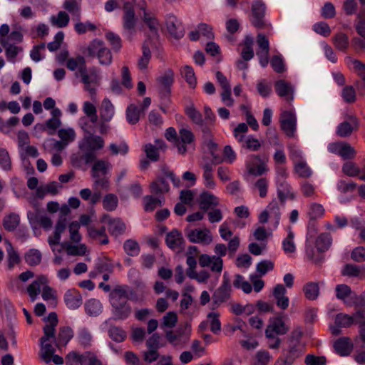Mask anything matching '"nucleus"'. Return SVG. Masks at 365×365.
I'll list each match as a JSON object with an SVG mask.
<instances>
[{
  "mask_svg": "<svg viewBox=\"0 0 365 365\" xmlns=\"http://www.w3.org/2000/svg\"><path fill=\"white\" fill-rule=\"evenodd\" d=\"M85 353L80 354L76 351H71L66 356V365H82V361L84 360Z\"/></svg>",
  "mask_w": 365,
  "mask_h": 365,
  "instance_id": "nucleus-60",
  "label": "nucleus"
},
{
  "mask_svg": "<svg viewBox=\"0 0 365 365\" xmlns=\"http://www.w3.org/2000/svg\"><path fill=\"white\" fill-rule=\"evenodd\" d=\"M104 145L105 141L103 138L89 133L83 137L81 143H79V148L81 151L87 150L95 151L103 148Z\"/></svg>",
  "mask_w": 365,
  "mask_h": 365,
  "instance_id": "nucleus-10",
  "label": "nucleus"
},
{
  "mask_svg": "<svg viewBox=\"0 0 365 365\" xmlns=\"http://www.w3.org/2000/svg\"><path fill=\"white\" fill-rule=\"evenodd\" d=\"M287 316L282 313H277L276 316L269 320L265 331L269 335L271 333L277 335H284L289 331V327L285 324L284 319Z\"/></svg>",
  "mask_w": 365,
  "mask_h": 365,
  "instance_id": "nucleus-4",
  "label": "nucleus"
},
{
  "mask_svg": "<svg viewBox=\"0 0 365 365\" xmlns=\"http://www.w3.org/2000/svg\"><path fill=\"white\" fill-rule=\"evenodd\" d=\"M334 348L338 354L345 356L351 354L354 348V344L350 338L343 336L334 341Z\"/></svg>",
  "mask_w": 365,
  "mask_h": 365,
  "instance_id": "nucleus-21",
  "label": "nucleus"
},
{
  "mask_svg": "<svg viewBox=\"0 0 365 365\" xmlns=\"http://www.w3.org/2000/svg\"><path fill=\"white\" fill-rule=\"evenodd\" d=\"M184 242L185 240L181 232L177 229L172 230L166 235L165 243L172 250L181 249Z\"/></svg>",
  "mask_w": 365,
  "mask_h": 365,
  "instance_id": "nucleus-20",
  "label": "nucleus"
},
{
  "mask_svg": "<svg viewBox=\"0 0 365 365\" xmlns=\"http://www.w3.org/2000/svg\"><path fill=\"white\" fill-rule=\"evenodd\" d=\"M306 365H327V359L324 356L307 354L304 359Z\"/></svg>",
  "mask_w": 365,
  "mask_h": 365,
  "instance_id": "nucleus-64",
  "label": "nucleus"
},
{
  "mask_svg": "<svg viewBox=\"0 0 365 365\" xmlns=\"http://www.w3.org/2000/svg\"><path fill=\"white\" fill-rule=\"evenodd\" d=\"M170 186L168 182L163 178H158L150 184V192L155 196L161 197L165 193L168 192Z\"/></svg>",
  "mask_w": 365,
  "mask_h": 365,
  "instance_id": "nucleus-23",
  "label": "nucleus"
},
{
  "mask_svg": "<svg viewBox=\"0 0 365 365\" xmlns=\"http://www.w3.org/2000/svg\"><path fill=\"white\" fill-rule=\"evenodd\" d=\"M335 323L341 327H349L354 324V317L346 314H339L336 317Z\"/></svg>",
  "mask_w": 365,
  "mask_h": 365,
  "instance_id": "nucleus-57",
  "label": "nucleus"
},
{
  "mask_svg": "<svg viewBox=\"0 0 365 365\" xmlns=\"http://www.w3.org/2000/svg\"><path fill=\"white\" fill-rule=\"evenodd\" d=\"M358 127L357 118L350 116L349 121H344L337 126L336 134L341 138H346L350 136L354 130H357Z\"/></svg>",
  "mask_w": 365,
  "mask_h": 365,
  "instance_id": "nucleus-18",
  "label": "nucleus"
},
{
  "mask_svg": "<svg viewBox=\"0 0 365 365\" xmlns=\"http://www.w3.org/2000/svg\"><path fill=\"white\" fill-rule=\"evenodd\" d=\"M58 135L63 142H65L66 145H68L70 142L75 140L76 133L72 128H61L58 130Z\"/></svg>",
  "mask_w": 365,
  "mask_h": 365,
  "instance_id": "nucleus-58",
  "label": "nucleus"
},
{
  "mask_svg": "<svg viewBox=\"0 0 365 365\" xmlns=\"http://www.w3.org/2000/svg\"><path fill=\"white\" fill-rule=\"evenodd\" d=\"M303 291L307 299L315 300L319 294V287L317 282H308L304 286Z\"/></svg>",
  "mask_w": 365,
  "mask_h": 365,
  "instance_id": "nucleus-38",
  "label": "nucleus"
},
{
  "mask_svg": "<svg viewBox=\"0 0 365 365\" xmlns=\"http://www.w3.org/2000/svg\"><path fill=\"white\" fill-rule=\"evenodd\" d=\"M249 174L254 176H260L267 171V166L258 155H252L250 160L246 165Z\"/></svg>",
  "mask_w": 365,
  "mask_h": 365,
  "instance_id": "nucleus-16",
  "label": "nucleus"
},
{
  "mask_svg": "<svg viewBox=\"0 0 365 365\" xmlns=\"http://www.w3.org/2000/svg\"><path fill=\"white\" fill-rule=\"evenodd\" d=\"M42 255L37 249H30L24 255L25 262L29 266H36L41 262Z\"/></svg>",
  "mask_w": 365,
  "mask_h": 365,
  "instance_id": "nucleus-36",
  "label": "nucleus"
},
{
  "mask_svg": "<svg viewBox=\"0 0 365 365\" xmlns=\"http://www.w3.org/2000/svg\"><path fill=\"white\" fill-rule=\"evenodd\" d=\"M64 302L69 309H75L81 305L82 297L77 290L69 289L64 295Z\"/></svg>",
  "mask_w": 365,
  "mask_h": 365,
  "instance_id": "nucleus-25",
  "label": "nucleus"
},
{
  "mask_svg": "<svg viewBox=\"0 0 365 365\" xmlns=\"http://www.w3.org/2000/svg\"><path fill=\"white\" fill-rule=\"evenodd\" d=\"M178 322V315L174 312H168L163 317V322L161 324V328L168 327L173 328L174 327Z\"/></svg>",
  "mask_w": 365,
  "mask_h": 365,
  "instance_id": "nucleus-59",
  "label": "nucleus"
},
{
  "mask_svg": "<svg viewBox=\"0 0 365 365\" xmlns=\"http://www.w3.org/2000/svg\"><path fill=\"white\" fill-rule=\"evenodd\" d=\"M126 118L129 123L134 125L136 124L140 119V110L138 108L130 104L126 109Z\"/></svg>",
  "mask_w": 365,
  "mask_h": 365,
  "instance_id": "nucleus-47",
  "label": "nucleus"
},
{
  "mask_svg": "<svg viewBox=\"0 0 365 365\" xmlns=\"http://www.w3.org/2000/svg\"><path fill=\"white\" fill-rule=\"evenodd\" d=\"M78 341L84 348L88 347L91 344L92 336L86 329H81L78 334Z\"/></svg>",
  "mask_w": 365,
  "mask_h": 365,
  "instance_id": "nucleus-61",
  "label": "nucleus"
},
{
  "mask_svg": "<svg viewBox=\"0 0 365 365\" xmlns=\"http://www.w3.org/2000/svg\"><path fill=\"white\" fill-rule=\"evenodd\" d=\"M204 173L203 178L205 179V186L208 188H214L215 186V181L213 180L212 166L210 163H206L202 166Z\"/></svg>",
  "mask_w": 365,
  "mask_h": 365,
  "instance_id": "nucleus-48",
  "label": "nucleus"
},
{
  "mask_svg": "<svg viewBox=\"0 0 365 365\" xmlns=\"http://www.w3.org/2000/svg\"><path fill=\"white\" fill-rule=\"evenodd\" d=\"M272 356L268 351L262 350L256 353L255 365H268Z\"/></svg>",
  "mask_w": 365,
  "mask_h": 365,
  "instance_id": "nucleus-62",
  "label": "nucleus"
},
{
  "mask_svg": "<svg viewBox=\"0 0 365 365\" xmlns=\"http://www.w3.org/2000/svg\"><path fill=\"white\" fill-rule=\"evenodd\" d=\"M265 5L260 1H255L252 5V24L259 29L269 27L264 20Z\"/></svg>",
  "mask_w": 365,
  "mask_h": 365,
  "instance_id": "nucleus-5",
  "label": "nucleus"
},
{
  "mask_svg": "<svg viewBox=\"0 0 365 365\" xmlns=\"http://www.w3.org/2000/svg\"><path fill=\"white\" fill-rule=\"evenodd\" d=\"M277 195L282 204H284L287 198L294 199V195L292 192V187L284 179L278 181Z\"/></svg>",
  "mask_w": 365,
  "mask_h": 365,
  "instance_id": "nucleus-29",
  "label": "nucleus"
},
{
  "mask_svg": "<svg viewBox=\"0 0 365 365\" xmlns=\"http://www.w3.org/2000/svg\"><path fill=\"white\" fill-rule=\"evenodd\" d=\"M101 221L107 223L108 232L113 236L118 237L125 230V225L120 219L112 218L108 214L103 215Z\"/></svg>",
  "mask_w": 365,
  "mask_h": 365,
  "instance_id": "nucleus-11",
  "label": "nucleus"
},
{
  "mask_svg": "<svg viewBox=\"0 0 365 365\" xmlns=\"http://www.w3.org/2000/svg\"><path fill=\"white\" fill-rule=\"evenodd\" d=\"M287 290L284 285L277 284L273 289V296L276 299V304L278 307L284 310L289 307V297L286 296Z\"/></svg>",
  "mask_w": 365,
  "mask_h": 365,
  "instance_id": "nucleus-22",
  "label": "nucleus"
},
{
  "mask_svg": "<svg viewBox=\"0 0 365 365\" xmlns=\"http://www.w3.org/2000/svg\"><path fill=\"white\" fill-rule=\"evenodd\" d=\"M218 204L219 201L217 197L208 192H203L200 195V208L204 211H207L209 209L218 205Z\"/></svg>",
  "mask_w": 365,
  "mask_h": 365,
  "instance_id": "nucleus-27",
  "label": "nucleus"
},
{
  "mask_svg": "<svg viewBox=\"0 0 365 365\" xmlns=\"http://www.w3.org/2000/svg\"><path fill=\"white\" fill-rule=\"evenodd\" d=\"M302 350L300 344L294 339L288 340V347L287 349L283 350V356L293 363L302 355Z\"/></svg>",
  "mask_w": 365,
  "mask_h": 365,
  "instance_id": "nucleus-24",
  "label": "nucleus"
},
{
  "mask_svg": "<svg viewBox=\"0 0 365 365\" xmlns=\"http://www.w3.org/2000/svg\"><path fill=\"white\" fill-rule=\"evenodd\" d=\"M208 323L210 326V331L215 334H218L221 331V322L218 312H210L207 316Z\"/></svg>",
  "mask_w": 365,
  "mask_h": 365,
  "instance_id": "nucleus-43",
  "label": "nucleus"
},
{
  "mask_svg": "<svg viewBox=\"0 0 365 365\" xmlns=\"http://www.w3.org/2000/svg\"><path fill=\"white\" fill-rule=\"evenodd\" d=\"M20 223V217L16 213H10L5 216L3 220L4 228L8 232L14 231Z\"/></svg>",
  "mask_w": 365,
  "mask_h": 365,
  "instance_id": "nucleus-35",
  "label": "nucleus"
},
{
  "mask_svg": "<svg viewBox=\"0 0 365 365\" xmlns=\"http://www.w3.org/2000/svg\"><path fill=\"white\" fill-rule=\"evenodd\" d=\"M135 5L143 11V21L149 28L153 37L159 36V23L158 20L150 14L145 11L146 3L144 0H134Z\"/></svg>",
  "mask_w": 365,
  "mask_h": 365,
  "instance_id": "nucleus-9",
  "label": "nucleus"
},
{
  "mask_svg": "<svg viewBox=\"0 0 365 365\" xmlns=\"http://www.w3.org/2000/svg\"><path fill=\"white\" fill-rule=\"evenodd\" d=\"M100 118L101 120L110 121L113 118L115 109L114 106L108 98H104L99 108Z\"/></svg>",
  "mask_w": 365,
  "mask_h": 365,
  "instance_id": "nucleus-28",
  "label": "nucleus"
},
{
  "mask_svg": "<svg viewBox=\"0 0 365 365\" xmlns=\"http://www.w3.org/2000/svg\"><path fill=\"white\" fill-rule=\"evenodd\" d=\"M335 292L336 298L344 302H345L346 299L352 293L351 287L345 284L336 285Z\"/></svg>",
  "mask_w": 365,
  "mask_h": 365,
  "instance_id": "nucleus-54",
  "label": "nucleus"
},
{
  "mask_svg": "<svg viewBox=\"0 0 365 365\" xmlns=\"http://www.w3.org/2000/svg\"><path fill=\"white\" fill-rule=\"evenodd\" d=\"M128 286L117 285L110 292L109 301L112 307V314L115 320H125L132 313V308L128 303Z\"/></svg>",
  "mask_w": 365,
  "mask_h": 365,
  "instance_id": "nucleus-1",
  "label": "nucleus"
},
{
  "mask_svg": "<svg viewBox=\"0 0 365 365\" xmlns=\"http://www.w3.org/2000/svg\"><path fill=\"white\" fill-rule=\"evenodd\" d=\"M341 97L344 102L354 103L356 101V93L352 86H345L341 91Z\"/></svg>",
  "mask_w": 365,
  "mask_h": 365,
  "instance_id": "nucleus-49",
  "label": "nucleus"
},
{
  "mask_svg": "<svg viewBox=\"0 0 365 365\" xmlns=\"http://www.w3.org/2000/svg\"><path fill=\"white\" fill-rule=\"evenodd\" d=\"M334 45L340 51H345L349 46V38L344 33H339L332 38Z\"/></svg>",
  "mask_w": 365,
  "mask_h": 365,
  "instance_id": "nucleus-45",
  "label": "nucleus"
},
{
  "mask_svg": "<svg viewBox=\"0 0 365 365\" xmlns=\"http://www.w3.org/2000/svg\"><path fill=\"white\" fill-rule=\"evenodd\" d=\"M123 11V26L128 38L130 39L131 36L135 32V26L136 24L135 11L131 4L129 2L124 4Z\"/></svg>",
  "mask_w": 365,
  "mask_h": 365,
  "instance_id": "nucleus-6",
  "label": "nucleus"
},
{
  "mask_svg": "<svg viewBox=\"0 0 365 365\" xmlns=\"http://www.w3.org/2000/svg\"><path fill=\"white\" fill-rule=\"evenodd\" d=\"M185 113L193 123L201 128L203 133H208L210 132L209 128L205 124L201 113L195 108L192 102L185 106Z\"/></svg>",
  "mask_w": 365,
  "mask_h": 365,
  "instance_id": "nucleus-14",
  "label": "nucleus"
},
{
  "mask_svg": "<svg viewBox=\"0 0 365 365\" xmlns=\"http://www.w3.org/2000/svg\"><path fill=\"white\" fill-rule=\"evenodd\" d=\"M274 89L277 95L290 103L294 99V88L291 83L281 79L274 83Z\"/></svg>",
  "mask_w": 365,
  "mask_h": 365,
  "instance_id": "nucleus-13",
  "label": "nucleus"
},
{
  "mask_svg": "<svg viewBox=\"0 0 365 365\" xmlns=\"http://www.w3.org/2000/svg\"><path fill=\"white\" fill-rule=\"evenodd\" d=\"M181 75L191 88H195L197 79L193 68L190 66H185L181 68Z\"/></svg>",
  "mask_w": 365,
  "mask_h": 365,
  "instance_id": "nucleus-40",
  "label": "nucleus"
},
{
  "mask_svg": "<svg viewBox=\"0 0 365 365\" xmlns=\"http://www.w3.org/2000/svg\"><path fill=\"white\" fill-rule=\"evenodd\" d=\"M332 243V237L329 232L320 234L316 240V247L320 252H324L329 250Z\"/></svg>",
  "mask_w": 365,
  "mask_h": 365,
  "instance_id": "nucleus-34",
  "label": "nucleus"
},
{
  "mask_svg": "<svg viewBox=\"0 0 365 365\" xmlns=\"http://www.w3.org/2000/svg\"><path fill=\"white\" fill-rule=\"evenodd\" d=\"M88 234L92 239H98L101 245H107L109 242L105 227H101V228L97 229L94 226H88Z\"/></svg>",
  "mask_w": 365,
  "mask_h": 365,
  "instance_id": "nucleus-30",
  "label": "nucleus"
},
{
  "mask_svg": "<svg viewBox=\"0 0 365 365\" xmlns=\"http://www.w3.org/2000/svg\"><path fill=\"white\" fill-rule=\"evenodd\" d=\"M361 274V269L359 266L353 264H346L344 266L341 270L343 276L349 277H357Z\"/></svg>",
  "mask_w": 365,
  "mask_h": 365,
  "instance_id": "nucleus-56",
  "label": "nucleus"
},
{
  "mask_svg": "<svg viewBox=\"0 0 365 365\" xmlns=\"http://www.w3.org/2000/svg\"><path fill=\"white\" fill-rule=\"evenodd\" d=\"M66 67L70 71H75L78 68V73L76 76H78L79 73L86 67V60L83 56H78L76 58H69L66 61Z\"/></svg>",
  "mask_w": 365,
  "mask_h": 365,
  "instance_id": "nucleus-33",
  "label": "nucleus"
},
{
  "mask_svg": "<svg viewBox=\"0 0 365 365\" xmlns=\"http://www.w3.org/2000/svg\"><path fill=\"white\" fill-rule=\"evenodd\" d=\"M73 336V331L69 327H62L59 328L57 337L54 339L56 346L58 348L66 346L68 341Z\"/></svg>",
  "mask_w": 365,
  "mask_h": 365,
  "instance_id": "nucleus-26",
  "label": "nucleus"
},
{
  "mask_svg": "<svg viewBox=\"0 0 365 365\" xmlns=\"http://www.w3.org/2000/svg\"><path fill=\"white\" fill-rule=\"evenodd\" d=\"M44 320L48 322V324L43 327V336L40 339V356L44 362L48 364L56 351L55 348L48 341L56 339V327L58 322L57 314L56 312H51Z\"/></svg>",
  "mask_w": 365,
  "mask_h": 365,
  "instance_id": "nucleus-2",
  "label": "nucleus"
},
{
  "mask_svg": "<svg viewBox=\"0 0 365 365\" xmlns=\"http://www.w3.org/2000/svg\"><path fill=\"white\" fill-rule=\"evenodd\" d=\"M69 16L65 11H59L56 16H52L51 17L52 25L58 28L66 27L69 23Z\"/></svg>",
  "mask_w": 365,
  "mask_h": 365,
  "instance_id": "nucleus-44",
  "label": "nucleus"
},
{
  "mask_svg": "<svg viewBox=\"0 0 365 365\" xmlns=\"http://www.w3.org/2000/svg\"><path fill=\"white\" fill-rule=\"evenodd\" d=\"M103 46L104 43L102 41L98 39L93 40L87 48L88 56L92 58L97 56Z\"/></svg>",
  "mask_w": 365,
  "mask_h": 365,
  "instance_id": "nucleus-53",
  "label": "nucleus"
},
{
  "mask_svg": "<svg viewBox=\"0 0 365 365\" xmlns=\"http://www.w3.org/2000/svg\"><path fill=\"white\" fill-rule=\"evenodd\" d=\"M169 34L176 39H180L185 34V29L181 22L173 14H168L165 20Z\"/></svg>",
  "mask_w": 365,
  "mask_h": 365,
  "instance_id": "nucleus-15",
  "label": "nucleus"
},
{
  "mask_svg": "<svg viewBox=\"0 0 365 365\" xmlns=\"http://www.w3.org/2000/svg\"><path fill=\"white\" fill-rule=\"evenodd\" d=\"M187 238L191 242L193 243H202V244H209L212 241V237L210 235V232L207 229L205 230H192L187 234Z\"/></svg>",
  "mask_w": 365,
  "mask_h": 365,
  "instance_id": "nucleus-19",
  "label": "nucleus"
},
{
  "mask_svg": "<svg viewBox=\"0 0 365 365\" xmlns=\"http://www.w3.org/2000/svg\"><path fill=\"white\" fill-rule=\"evenodd\" d=\"M46 283L47 277L44 275H41L28 286L27 292L32 300H34L37 295L40 293L41 285Z\"/></svg>",
  "mask_w": 365,
  "mask_h": 365,
  "instance_id": "nucleus-31",
  "label": "nucleus"
},
{
  "mask_svg": "<svg viewBox=\"0 0 365 365\" xmlns=\"http://www.w3.org/2000/svg\"><path fill=\"white\" fill-rule=\"evenodd\" d=\"M163 197H154L153 195H145L143 198L144 210L145 212H153L158 207L163 205Z\"/></svg>",
  "mask_w": 365,
  "mask_h": 365,
  "instance_id": "nucleus-32",
  "label": "nucleus"
},
{
  "mask_svg": "<svg viewBox=\"0 0 365 365\" xmlns=\"http://www.w3.org/2000/svg\"><path fill=\"white\" fill-rule=\"evenodd\" d=\"M294 173L302 178H309L312 175V171L305 160L294 164Z\"/></svg>",
  "mask_w": 365,
  "mask_h": 365,
  "instance_id": "nucleus-41",
  "label": "nucleus"
},
{
  "mask_svg": "<svg viewBox=\"0 0 365 365\" xmlns=\"http://www.w3.org/2000/svg\"><path fill=\"white\" fill-rule=\"evenodd\" d=\"M343 173L350 177L358 176L361 172L360 168L353 162H346L342 167Z\"/></svg>",
  "mask_w": 365,
  "mask_h": 365,
  "instance_id": "nucleus-63",
  "label": "nucleus"
},
{
  "mask_svg": "<svg viewBox=\"0 0 365 365\" xmlns=\"http://www.w3.org/2000/svg\"><path fill=\"white\" fill-rule=\"evenodd\" d=\"M81 77V81L85 85V90L89 92L91 95L96 94V88L91 84H98L100 80L99 75L95 68H91L88 71L87 66L83 68L78 74Z\"/></svg>",
  "mask_w": 365,
  "mask_h": 365,
  "instance_id": "nucleus-8",
  "label": "nucleus"
},
{
  "mask_svg": "<svg viewBox=\"0 0 365 365\" xmlns=\"http://www.w3.org/2000/svg\"><path fill=\"white\" fill-rule=\"evenodd\" d=\"M102 305L100 301L91 299L85 304L86 312L90 316H97L101 312Z\"/></svg>",
  "mask_w": 365,
  "mask_h": 365,
  "instance_id": "nucleus-39",
  "label": "nucleus"
},
{
  "mask_svg": "<svg viewBox=\"0 0 365 365\" xmlns=\"http://www.w3.org/2000/svg\"><path fill=\"white\" fill-rule=\"evenodd\" d=\"M142 51L143 55L138 60V66L140 70H145L148 68L151 58V52L147 41H145L143 45Z\"/></svg>",
  "mask_w": 365,
  "mask_h": 365,
  "instance_id": "nucleus-42",
  "label": "nucleus"
},
{
  "mask_svg": "<svg viewBox=\"0 0 365 365\" xmlns=\"http://www.w3.org/2000/svg\"><path fill=\"white\" fill-rule=\"evenodd\" d=\"M194 140V134L190 130L184 128L180 129L176 145L179 153L185 154L187 151V145H190Z\"/></svg>",
  "mask_w": 365,
  "mask_h": 365,
  "instance_id": "nucleus-17",
  "label": "nucleus"
},
{
  "mask_svg": "<svg viewBox=\"0 0 365 365\" xmlns=\"http://www.w3.org/2000/svg\"><path fill=\"white\" fill-rule=\"evenodd\" d=\"M232 287L229 278L224 274L221 285L214 292L212 296L211 309L218 308L231 298Z\"/></svg>",
  "mask_w": 365,
  "mask_h": 365,
  "instance_id": "nucleus-3",
  "label": "nucleus"
},
{
  "mask_svg": "<svg viewBox=\"0 0 365 365\" xmlns=\"http://www.w3.org/2000/svg\"><path fill=\"white\" fill-rule=\"evenodd\" d=\"M108 335L116 342H122L126 338V332L119 327H111L108 330Z\"/></svg>",
  "mask_w": 365,
  "mask_h": 365,
  "instance_id": "nucleus-51",
  "label": "nucleus"
},
{
  "mask_svg": "<svg viewBox=\"0 0 365 365\" xmlns=\"http://www.w3.org/2000/svg\"><path fill=\"white\" fill-rule=\"evenodd\" d=\"M125 252L130 256H135L139 254L140 246L138 243L133 240H128L124 242Z\"/></svg>",
  "mask_w": 365,
  "mask_h": 365,
  "instance_id": "nucleus-55",
  "label": "nucleus"
},
{
  "mask_svg": "<svg viewBox=\"0 0 365 365\" xmlns=\"http://www.w3.org/2000/svg\"><path fill=\"white\" fill-rule=\"evenodd\" d=\"M7 260H8V268L11 269L16 264H18L21 262V259L18 252L14 250L11 243L9 244L7 248Z\"/></svg>",
  "mask_w": 365,
  "mask_h": 365,
  "instance_id": "nucleus-46",
  "label": "nucleus"
},
{
  "mask_svg": "<svg viewBox=\"0 0 365 365\" xmlns=\"http://www.w3.org/2000/svg\"><path fill=\"white\" fill-rule=\"evenodd\" d=\"M109 165V163L103 160H98L95 162L91 169L93 178H98L101 175H106Z\"/></svg>",
  "mask_w": 365,
  "mask_h": 365,
  "instance_id": "nucleus-37",
  "label": "nucleus"
},
{
  "mask_svg": "<svg viewBox=\"0 0 365 365\" xmlns=\"http://www.w3.org/2000/svg\"><path fill=\"white\" fill-rule=\"evenodd\" d=\"M83 111L91 120V122L95 123L98 120L97 110L96 106L89 101L83 103Z\"/></svg>",
  "mask_w": 365,
  "mask_h": 365,
  "instance_id": "nucleus-50",
  "label": "nucleus"
},
{
  "mask_svg": "<svg viewBox=\"0 0 365 365\" xmlns=\"http://www.w3.org/2000/svg\"><path fill=\"white\" fill-rule=\"evenodd\" d=\"M118 197L114 194H108L103 200V208L107 211L115 210L118 206Z\"/></svg>",
  "mask_w": 365,
  "mask_h": 365,
  "instance_id": "nucleus-52",
  "label": "nucleus"
},
{
  "mask_svg": "<svg viewBox=\"0 0 365 365\" xmlns=\"http://www.w3.org/2000/svg\"><path fill=\"white\" fill-rule=\"evenodd\" d=\"M159 83L160 94L161 98H168L171 93L170 87L174 82V73L172 70L166 71L161 76L157 79Z\"/></svg>",
  "mask_w": 365,
  "mask_h": 365,
  "instance_id": "nucleus-12",
  "label": "nucleus"
},
{
  "mask_svg": "<svg viewBox=\"0 0 365 365\" xmlns=\"http://www.w3.org/2000/svg\"><path fill=\"white\" fill-rule=\"evenodd\" d=\"M282 130L289 137H293L297 129V118L291 110L283 111L279 118Z\"/></svg>",
  "mask_w": 365,
  "mask_h": 365,
  "instance_id": "nucleus-7",
  "label": "nucleus"
}]
</instances>
